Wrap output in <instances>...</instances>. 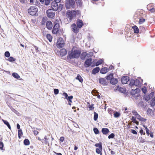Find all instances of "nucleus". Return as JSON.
Here are the masks:
<instances>
[{
	"mask_svg": "<svg viewBox=\"0 0 155 155\" xmlns=\"http://www.w3.org/2000/svg\"><path fill=\"white\" fill-rule=\"evenodd\" d=\"M132 28L134 30V33H138L139 32V30L138 27L136 25L132 26Z\"/></svg>",
	"mask_w": 155,
	"mask_h": 155,
	"instance_id": "nucleus-27",
	"label": "nucleus"
},
{
	"mask_svg": "<svg viewBox=\"0 0 155 155\" xmlns=\"http://www.w3.org/2000/svg\"><path fill=\"white\" fill-rule=\"evenodd\" d=\"M58 3L55 2H52L51 3V8L54 11H56L58 9Z\"/></svg>",
	"mask_w": 155,
	"mask_h": 155,
	"instance_id": "nucleus-10",
	"label": "nucleus"
},
{
	"mask_svg": "<svg viewBox=\"0 0 155 155\" xmlns=\"http://www.w3.org/2000/svg\"><path fill=\"white\" fill-rule=\"evenodd\" d=\"M38 133H39V132L37 130L34 131V133L35 135H37L38 134Z\"/></svg>",
	"mask_w": 155,
	"mask_h": 155,
	"instance_id": "nucleus-64",
	"label": "nucleus"
},
{
	"mask_svg": "<svg viewBox=\"0 0 155 155\" xmlns=\"http://www.w3.org/2000/svg\"><path fill=\"white\" fill-rule=\"evenodd\" d=\"M109 69V70H112L114 69V67L112 65H110L108 68Z\"/></svg>",
	"mask_w": 155,
	"mask_h": 155,
	"instance_id": "nucleus-62",
	"label": "nucleus"
},
{
	"mask_svg": "<svg viewBox=\"0 0 155 155\" xmlns=\"http://www.w3.org/2000/svg\"><path fill=\"white\" fill-rule=\"evenodd\" d=\"M118 82L117 79L114 78H113L110 81V83L113 85H115Z\"/></svg>",
	"mask_w": 155,
	"mask_h": 155,
	"instance_id": "nucleus-21",
	"label": "nucleus"
},
{
	"mask_svg": "<svg viewBox=\"0 0 155 155\" xmlns=\"http://www.w3.org/2000/svg\"><path fill=\"white\" fill-rule=\"evenodd\" d=\"M76 24L77 26L79 28H81L84 25V23L83 21L79 19H78L77 20Z\"/></svg>",
	"mask_w": 155,
	"mask_h": 155,
	"instance_id": "nucleus-15",
	"label": "nucleus"
},
{
	"mask_svg": "<svg viewBox=\"0 0 155 155\" xmlns=\"http://www.w3.org/2000/svg\"><path fill=\"white\" fill-rule=\"evenodd\" d=\"M46 26L47 28L49 30H51L53 27L52 22L50 21H48L46 23Z\"/></svg>",
	"mask_w": 155,
	"mask_h": 155,
	"instance_id": "nucleus-17",
	"label": "nucleus"
},
{
	"mask_svg": "<svg viewBox=\"0 0 155 155\" xmlns=\"http://www.w3.org/2000/svg\"><path fill=\"white\" fill-rule=\"evenodd\" d=\"M100 68L99 67H97L94 68L92 71V73L93 74H95L97 73L100 71Z\"/></svg>",
	"mask_w": 155,
	"mask_h": 155,
	"instance_id": "nucleus-23",
	"label": "nucleus"
},
{
	"mask_svg": "<svg viewBox=\"0 0 155 155\" xmlns=\"http://www.w3.org/2000/svg\"><path fill=\"white\" fill-rule=\"evenodd\" d=\"M114 116L115 117H118L120 116V114L117 112H114Z\"/></svg>",
	"mask_w": 155,
	"mask_h": 155,
	"instance_id": "nucleus-40",
	"label": "nucleus"
},
{
	"mask_svg": "<svg viewBox=\"0 0 155 155\" xmlns=\"http://www.w3.org/2000/svg\"><path fill=\"white\" fill-rule=\"evenodd\" d=\"M103 62V60L102 59L99 60L96 63L95 65H92L91 67H94L95 65L96 66H98L99 65L102 64Z\"/></svg>",
	"mask_w": 155,
	"mask_h": 155,
	"instance_id": "nucleus-26",
	"label": "nucleus"
},
{
	"mask_svg": "<svg viewBox=\"0 0 155 155\" xmlns=\"http://www.w3.org/2000/svg\"><path fill=\"white\" fill-rule=\"evenodd\" d=\"M114 133H112L108 136V138L109 139L113 138L114 137Z\"/></svg>",
	"mask_w": 155,
	"mask_h": 155,
	"instance_id": "nucleus-49",
	"label": "nucleus"
},
{
	"mask_svg": "<svg viewBox=\"0 0 155 155\" xmlns=\"http://www.w3.org/2000/svg\"><path fill=\"white\" fill-rule=\"evenodd\" d=\"M131 132L133 134H137V132L133 129L131 130Z\"/></svg>",
	"mask_w": 155,
	"mask_h": 155,
	"instance_id": "nucleus-59",
	"label": "nucleus"
},
{
	"mask_svg": "<svg viewBox=\"0 0 155 155\" xmlns=\"http://www.w3.org/2000/svg\"><path fill=\"white\" fill-rule=\"evenodd\" d=\"M131 120H132V121L134 123H135L137 125L139 124V122L136 120L135 117H132Z\"/></svg>",
	"mask_w": 155,
	"mask_h": 155,
	"instance_id": "nucleus-32",
	"label": "nucleus"
},
{
	"mask_svg": "<svg viewBox=\"0 0 155 155\" xmlns=\"http://www.w3.org/2000/svg\"><path fill=\"white\" fill-rule=\"evenodd\" d=\"M24 144L26 146L30 144V141L28 139H25L24 140Z\"/></svg>",
	"mask_w": 155,
	"mask_h": 155,
	"instance_id": "nucleus-35",
	"label": "nucleus"
},
{
	"mask_svg": "<svg viewBox=\"0 0 155 155\" xmlns=\"http://www.w3.org/2000/svg\"><path fill=\"white\" fill-rule=\"evenodd\" d=\"M4 144L2 141H0V149L1 150L3 149Z\"/></svg>",
	"mask_w": 155,
	"mask_h": 155,
	"instance_id": "nucleus-52",
	"label": "nucleus"
},
{
	"mask_svg": "<svg viewBox=\"0 0 155 155\" xmlns=\"http://www.w3.org/2000/svg\"><path fill=\"white\" fill-rule=\"evenodd\" d=\"M145 21V19L143 18H141L140 19L139 21V24H143Z\"/></svg>",
	"mask_w": 155,
	"mask_h": 155,
	"instance_id": "nucleus-41",
	"label": "nucleus"
},
{
	"mask_svg": "<svg viewBox=\"0 0 155 155\" xmlns=\"http://www.w3.org/2000/svg\"><path fill=\"white\" fill-rule=\"evenodd\" d=\"M38 139L39 141H41L42 143L47 144L48 143V139L46 136H45L44 138L42 139H41L39 137H38Z\"/></svg>",
	"mask_w": 155,
	"mask_h": 155,
	"instance_id": "nucleus-14",
	"label": "nucleus"
},
{
	"mask_svg": "<svg viewBox=\"0 0 155 155\" xmlns=\"http://www.w3.org/2000/svg\"><path fill=\"white\" fill-rule=\"evenodd\" d=\"M12 76L14 77L17 79H18L20 77L18 74L16 73H13L12 74Z\"/></svg>",
	"mask_w": 155,
	"mask_h": 155,
	"instance_id": "nucleus-37",
	"label": "nucleus"
},
{
	"mask_svg": "<svg viewBox=\"0 0 155 155\" xmlns=\"http://www.w3.org/2000/svg\"><path fill=\"white\" fill-rule=\"evenodd\" d=\"M38 8L34 6H30L28 10V13L30 15L33 16H37L38 15Z\"/></svg>",
	"mask_w": 155,
	"mask_h": 155,
	"instance_id": "nucleus-3",
	"label": "nucleus"
},
{
	"mask_svg": "<svg viewBox=\"0 0 155 155\" xmlns=\"http://www.w3.org/2000/svg\"><path fill=\"white\" fill-rule=\"evenodd\" d=\"M80 12L79 10H68L66 13V16L69 20L71 21L74 18L76 17V15L79 14Z\"/></svg>",
	"mask_w": 155,
	"mask_h": 155,
	"instance_id": "nucleus-2",
	"label": "nucleus"
},
{
	"mask_svg": "<svg viewBox=\"0 0 155 155\" xmlns=\"http://www.w3.org/2000/svg\"><path fill=\"white\" fill-rule=\"evenodd\" d=\"M129 80V78L127 76H124L122 77L121 79V81L123 84H126Z\"/></svg>",
	"mask_w": 155,
	"mask_h": 155,
	"instance_id": "nucleus-13",
	"label": "nucleus"
},
{
	"mask_svg": "<svg viewBox=\"0 0 155 155\" xmlns=\"http://www.w3.org/2000/svg\"><path fill=\"white\" fill-rule=\"evenodd\" d=\"M101 132L104 134L107 135L109 132V130L107 128H103L102 129Z\"/></svg>",
	"mask_w": 155,
	"mask_h": 155,
	"instance_id": "nucleus-22",
	"label": "nucleus"
},
{
	"mask_svg": "<svg viewBox=\"0 0 155 155\" xmlns=\"http://www.w3.org/2000/svg\"><path fill=\"white\" fill-rule=\"evenodd\" d=\"M67 52L66 49L62 48L61 49L60 51V55L61 56L63 57L66 55Z\"/></svg>",
	"mask_w": 155,
	"mask_h": 155,
	"instance_id": "nucleus-18",
	"label": "nucleus"
},
{
	"mask_svg": "<svg viewBox=\"0 0 155 155\" xmlns=\"http://www.w3.org/2000/svg\"><path fill=\"white\" fill-rule=\"evenodd\" d=\"M129 85L131 88H135L134 87L135 86V80L133 79H131L130 81Z\"/></svg>",
	"mask_w": 155,
	"mask_h": 155,
	"instance_id": "nucleus-24",
	"label": "nucleus"
},
{
	"mask_svg": "<svg viewBox=\"0 0 155 155\" xmlns=\"http://www.w3.org/2000/svg\"><path fill=\"white\" fill-rule=\"evenodd\" d=\"M135 80V86L139 87L141 86L142 83V80L139 79H136Z\"/></svg>",
	"mask_w": 155,
	"mask_h": 155,
	"instance_id": "nucleus-16",
	"label": "nucleus"
},
{
	"mask_svg": "<svg viewBox=\"0 0 155 155\" xmlns=\"http://www.w3.org/2000/svg\"><path fill=\"white\" fill-rule=\"evenodd\" d=\"M46 21V19L45 18H43L41 21V24L42 25H45V22Z\"/></svg>",
	"mask_w": 155,
	"mask_h": 155,
	"instance_id": "nucleus-51",
	"label": "nucleus"
},
{
	"mask_svg": "<svg viewBox=\"0 0 155 155\" xmlns=\"http://www.w3.org/2000/svg\"><path fill=\"white\" fill-rule=\"evenodd\" d=\"M63 95L64 96L65 99H68V95L67 93L65 92H64L63 94Z\"/></svg>",
	"mask_w": 155,
	"mask_h": 155,
	"instance_id": "nucleus-57",
	"label": "nucleus"
},
{
	"mask_svg": "<svg viewBox=\"0 0 155 155\" xmlns=\"http://www.w3.org/2000/svg\"><path fill=\"white\" fill-rule=\"evenodd\" d=\"M150 104L152 106H154L155 105V97L153 98L151 100Z\"/></svg>",
	"mask_w": 155,
	"mask_h": 155,
	"instance_id": "nucleus-36",
	"label": "nucleus"
},
{
	"mask_svg": "<svg viewBox=\"0 0 155 155\" xmlns=\"http://www.w3.org/2000/svg\"><path fill=\"white\" fill-rule=\"evenodd\" d=\"M118 89L120 91L123 93H125L126 91V89L125 88L119 87L118 88Z\"/></svg>",
	"mask_w": 155,
	"mask_h": 155,
	"instance_id": "nucleus-39",
	"label": "nucleus"
},
{
	"mask_svg": "<svg viewBox=\"0 0 155 155\" xmlns=\"http://www.w3.org/2000/svg\"><path fill=\"white\" fill-rule=\"evenodd\" d=\"M142 91L144 93H146L147 92V89L146 87H143L141 89Z\"/></svg>",
	"mask_w": 155,
	"mask_h": 155,
	"instance_id": "nucleus-46",
	"label": "nucleus"
},
{
	"mask_svg": "<svg viewBox=\"0 0 155 155\" xmlns=\"http://www.w3.org/2000/svg\"><path fill=\"white\" fill-rule=\"evenodd\" d=\"M94 104H91V105H89L88 106V107L89 108V110H91L94 109Z\"/></svg>",
	"mask_w": 155,
	"mask_h": 155,
	"instance_id": "nucleus-47",
	"label": "nucleus"
},
{
	"mask_svg": "<svg viewBox=\"0 0 155 155\" xmlns=\"http://www.w3.org/2000/svg\"><path fill=\"white\" fill-rule=\"evenodd\" d=\"M81 54V51L76 47L74 46L71 50L68 52L67 60L69 61L71 59L78 58L79 57Z\"/></svg>",
	"mask_w": 155,
	"mask_h": 155,
	"instance_id": "nucleus-1",
	"label": "nucleus"
},
{
	"mask_svg": "<svg viewBox=\"0 0 155 155\" xmlns=\"http://www.w3.org/2000/svg\"><path fill=\"white\" fill-rule=\"evenodd\" d=\"M8 60L10 62H13L15 61V59L12 57H10L8 58Z\"/></svg>",
	"mask_w": 155,
	"mask_h": 155,
	"instance_id": "nucleus-45",
	"label": "nucleus"
},
{
	"mask_svg": "<svg viewBox=\"0 0 155 155\" xmlns=\"http://www.w3.org/2000/svg\"><path fill=\"white\" fill-rule=\"evenodd\" d=\"M5 57L7 58L9 57L10 56V53L8 51L5 52Z\"/></svg>",
	"mask_w": 155,
	"mask_h": 155,
	"instance_id": "nucleus-48",
	"label": "nucleus"
},
{
	"mask_svg": "<svg viewBox=\"0 0 155 155\" xmlns=\"http://www.w3.org/2000/svg\"><path fill=\"white\" fill-rule=\"evenodd\" d=\"M71 30L73 32L76 34L79 32V27L77 26L75 23H73L71 26Z\"/></svg>",
	"mask_w": 155,
	"mask_h": 155,
	"instance_id": "nucleus-8",
	"label": "nucleus"
},
{
	"mask_svg": "<svg viewBox=\"0 0 155 155\" xmlns=\"http://www.w3.org/2000/svg\"><path fill=\"white\" fill-rule=\"evenodd\" d=\"M23 135V132L21 129L18 130V138L20 139Z\"/></svg>",
	"mask_w": 155,
	"mask_h": 155,
	"instance_id": "nucleus-33",
	"label": "nucleus"
},
{
	"mask_svg": "<svg viewBox=\"0 0 155 155\" xmlns=\"http://www.w3.org/2000/svg\"><path fill=\"white\" fill-rule=\"evenodd\" d=\"M64 139V137H60L59 140L61 142H63Z\"/></svg>",
	"mask_w": 155,
	"mask_h": 155,
	"instance_id": "nucleus-58",
	"label": "nucleus"
},
{
	"mask_svg": "<svg viewBox=\"0 0 155 155\" xmlns=\"http://www.w3.org/2000/svg\"><path fill=\"white\" fill-rule=\"evenodd\" d=\"M58 11H61L62 8H63V5L62 4H59V6L58 5Z\"/></svg>",
	"mask_w": 155,
	"mask_h": 155,
	"instance_id": "nucleus-43",
	"label": "nucleus"
},
{
	"mask_svg": "<svg viewBox=\"0 0 155 155\" xmlns=\"http://www.w3.org/2000/svg\"><path fill=\"white\" fill-rule=\"evenodd\" d=\"M139 88L137 87L135 89H132L131 91V94L132 95H134L137 93H138L140 92Z\"/></svg>",
	"mask_w": 155,
	"mask_h": 155,
	"instance_id": "nucleus-19",
	"label": "nucleus"
},
{
	"mask_svg": "<svg viewBox=\"0 0 155 155\" xmlns=\"http://www.w3.org/2000/svg\"><path fill=\"white\" fill-rule=\"evenodd\" d=\"M46 13L47 16L49 18H52L55 15V13L53 12L52 10L51 9L47 10Z\"/></svg>",
	"mask_w": 155,
	"mask_h": 155,
	"instance_id": "nucleus-9",
	"label": "nucleus"
},
{
	"mask_svg": "<svg viewBox=\"0 0 155 155\" xmlns=\"http://www.w3.org/2000/svg\"><path fill=\"white\" fill-rule=\"evenodd\" d=\"M152 109L149 108L147 110V114H150L152 112Z\"/></svg>",
	"mask_w": 155,
	"mask_h": 155,
	"instance_id": "nucleus-60",
	"label": "nucleus"
},
{
	"mask_svg": "<svg viewBox=\"0 0 155 155\" xmlns=\"http://www.w3.org/2000/svg\"><path fill=\"white\" fill-rule=\"evenodd\" d=\"M100 83L101 84L105 85L106 83V80L104 78H101L99 79Z\"/></svg>",
	"mask_w": 155,
	"mask_h": 155,
	"instance_id": "nucleus-28",
	"label": "nucleus"
},
{
	"mask_svg": "<svg viewBox=\"0 0 155 155\" xmlns=\"http://www.w3.org/2000/svg\"><path fill=\"white\" fill-rule=\"evenodd\" d=\"M141 119H140V121H143L144 122L145 121L147 120V119L141 117Z\"/></svg>",
	"mask_w": 155,
	"mask_h": 155,
	"instance_id": "nucleus-61",
	"label": "nucleus"
},
{
	"mask_svg": "<svg viewBox=\"0 0 155 155\" xmlns=\"http://www.w3.org/2000/svg\"><path fill=\"white\" fill-rule=\"evenodd\" d=\"M87 54L86 52H83L81 55V58L82 60H84L86 55Z\"/></svg>",
	"mask_w": 155,
	"mask_h": 155,
	"instance_id": "nucleus-31",
	"label": "nucleus"
},
{
	"mask_svg": "<svg viewBox=\"0 0 155 155\" xmlns=\"http://www.w3.org/2000/svg\"><path fill=\"white\" fill-rule=\"evenodd\" d=\"M154 93L153 92H151L150 93L149 95H145L143 97V99L145 100L146 101H147L153 97V96Z\"/></svg>",
	"mask_w": 155,
	"mask_h": 155,
	"instance_id": "nucleus-11",
	"label": "nucleus"
},
{
	"mask_svg": "<svg viewBox=\"0 0 155 155\" xmlns=\"http://www.w3.org/2000/svg\"><path fill=\"white\" fill-rule=\"evenodd\" d=\"M95 146L97 148L96 149V153L97 154H102V143L101 142H99V143H97L95 144Z\"/></svg>",
	"mask_w": 155,
	"mask_h": 155,
	"instance_id": "nucleus-5",
	"label": "nucleus"
},
{
	"mask_svg": "<svg viewBox=\"0 0 155 155\" xmlns=\"http://www.w3.org/2000/svg\"><path fill=\"white\" fill-rule=\"evenodd\" d=\"M75 2L74 0H66L65 6L67 9H69L71 7L74 8Z\"/></svg>",
	"mask_w": 155,
	"mask_h": 155,
	"instance_id": "nucleus-4",
	"label": "nucleus"
},
{
	"mask_svg": "<svg viewBox=\"0 0 155 155\" xmlns=\"http://www.w3.org/2000/svg\"><path fill=\"white\" fill-rule=\"evenodd\" d=\"M143 126L145 128V129L146 130V131L147 134L148 135H149V130L147 128V127L146 126H145V125H143Z\"/></svg>",
	"mask_w": 155,
	"mask_h": 155,
	"instance_id": "nucleus-44",
	"label": "nucleus"
},
{
	"mask_svg": "<svg viewBox=\"0 0 155 155\" xmlns=\"http://www.w3.org/2000/svg\"><path fill=\"white\" fill-rule=\"evenodd\" d=\"M64 39L62 38H59L57 42V46L59 48H61L64 47Z\"/></svg>",
	"mask_w": 155,
	"mask_h": 155,
	"instance_id": "nucleus-7",
	"label": "nucleus"
},
{
	"mask_svg": "<svg viewBox=\"0 0 155 155\" xmlns=\"http://www.w3.org/2000/svg\"><path fill=\"white\" fill-rule=\"evenodd\" d=\"M98 117V114L96 113L95 112H94V119L95 121H96Z\"/></svg>",
	"mask_w": 155,
	"mask_h": 155,
	"instance_id": "nucleus-38",
	"label": "nucleus"
},
{
	"mask_svg": "<svg viewBox=\"0 0 155 155\" xmlns=\"http://www.w3.org/2000/svg\"><path fill=\"white\" fill-rule=\"evenodd\" d=\"M149 6H150V5H148V7H147L148 9L149 10L152 12H155V9L153 8H150V9L148 8Z\"/></svg>",
	"mask_w": 155,
	"mask_h": 155,
	"instance_id": "nucleus-50",
	"label": "nucleus"
},
{
	"mask_svg": "<svg viewBox=\"0 0 155 155\" xmlns=\"http://www.w3.org/2000/svg\"><path fill=\"white\" fill-rule=\"evenodd\" d=\"M132 113L134 115L137 116V114H138L137 112L135 110H133L132 111Z\"/></svg>",
	"mask_w": 155,
	"mask_h": 155,
	"instance_id": "nucleus-55",
	"label": "nucleus"
},
{
	"mask_svg": "<svg viewBox=\"0 0 155 155\" xmlns=\"http://www.w3.org/2000/svg\"><path fill=\"white\" fill-rule=\"evenodd\" d=\"M73 98V96H72L68 97V100H71Z\"/></svg>",
	"mask_w": 155,
	"mask_h": 155,
	"instance_id": "nucleus-63",
	"label": "nucleus"
},
{
	"mask_svg": "<svg viewBox=\"0 0 155 155\" xmlns=\"http://www.w3.org/2000/svg\"><path fill=\"white\" fill-rule=\"evenodd\" d=\"M93 130L94 133L96 134H98L99 133V131L98 129L97 128H94L93 129Z\"/></svg>",
	"mask_w": 155,
	"mask_h": 155,
	"instance_id": "nucleus-42",
	"label": "nucleus"
},
{
	"mask_svg": "<svg viewBox=\"0 0 155 155\" xmlns=\"http://www.w3.org/2000/svg\"><path fill=\"white\" fill-rule=\"evenodd\" d=\"M114 74L113 73H110L109 75L106 76L105 78L108 80H111L113 78Z\"/></svg>",
	"mask_w": 155,
	"mask_h": 155,
	"instance_id": "nucleus-25",
	"label": "nucleus"
},
{
	"mask_svg": "<svg viewBox=\"0 0 155 155\" xmlns=\"http://www.w3.org/2000/svg\"><path fill=\"white\" fill-rule=\"evenodd\" d=\"M76 79L78 80L81 83H82L83 81V79L82 77L79 74H78L77 75Z\"/></svg>",
	"mask_w": 155,
	"mask_h": 155,
	"instance_id": "nucleus-29",
	"label": "nucleus"
},
{
	"mask_svg": "<svg viewBox=\"0 0 155 155\" xmlns=\"http://www.w3.org/2000/svg\"><path fill=\"white\" fill-rule=\"evenodd\" d=\"M60 25L58 23L55 22V24L52 31V34H58L59 31Z\"/></svg>",
	"mask_w": 155,
	"mask_h": 155,
	"instance_id": "nucleus-6",
	"label": "nucleus"
},
{
	"mask_svg": "<svg viewBox=\"0 0 155 155\" xmlns=\"http://www.w3.org/2000/svg\"><path fill=\"white\" fill-rule=\"evenodd\" d=\"M54 93L55 94H57L59 93V90L58 89H54Z\"/></svg>",
	"mask_w": 155,
	"mask_h": 155,
	"instance_id": "nucleus-54",
	"label": "nucleus"
},
{
	"mask_svg": "<svg viewBox=\"0 0 155 155\" xmlns=\"http://www.w3.org/2000/svg\"><path fill=\"white\" fill-rule=\"evenodd\" d=\"M139 132L141 135L143 134V135H144L145 134V133H143V130L142 128H141L140 129Z\"/></svg>",
	"mask_w": 155,
	"mask_h": 155,
	"instance_id": "nucleus-56",
	"label": "nucleus"
},
{
	"mask_svg": "<svg viewBox=\"0 0 155 155\" xmlns=\"http://www.w3.org/2000/svg\"><path fill=\"white\" fill-rule=\"evenodd\" d=\"M109 71V69L106 67H104L101 69L100 72L102 74H105Z\"/></svg>",
	"mask_w": 155,
	"mask_h": 155,
	"instance_id": "nucleus-20",
	"label": "nucleus"
},
{
	"mask_svg": "<svg viewBox=\"0 0 155 155\" xmlns=\"http://www.w3.org/2000/svg\"><path fill=\"white\" fill-rule=\"evenodd\" d=\"M2 121L7 126V127L9 129H11L10 125L9 123L7 121L4 120H2Z\"/></svg>",
	"mask_w": 155,
	"mask_h": 155,
	"instance_id": "nucleus-34",
	"label": "nucleus"
},
{
	"mask_svg": "<svg viewBox=\"0 0 155 155\" xmlns=\"http://www.w3.org/2000/svg\"><path fill=\"white\" fill-rule=\"evenodd\" d=\"M46 38L47 39L49 40V41L51 42L53 38L52 36V35L50 34H47L46 35Z\"/></svg>",
	"mask_w": 155,
	"mask_h": 155,
	"instance_id": "nucleus-30",
	"label": "nucleus"
},
{
	"mask_svg": "<svg viewBox=\"0 0 155 155\" xmlns=\"http://www.w3.org/2000/svg\"><path fill=\"white\" fill-rule=\"evenodd\" d=\"M45 4L46 5H48L50 3V0H45Z\"/></svg>",
	"mask_w": 155,
	"mask_h": 155,
	"instance_id": "nucleus-53",
	"label": "nucleus"
},
{
	"mask_svg": "<svg viewBox=\"0 0 155 155\" xmlns=\"http://www.w3.org/2000/svg\"><path fill=\"white\" fill-rule=\"evenodd\" d=\"M92 59L90 58L87 59L84 63V66L85 67L87 68L89 67L92 63Z\"/></svg>",
	"mask_w": 155,
	"mask_h": 155,
	"instance_id": "nucleus-12",
	"label": "nucleus"
}]
</instances>
